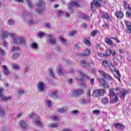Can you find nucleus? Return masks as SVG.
<instances>
[{"mask_svg": "<svg viewBox=\"0 0 131 131\" xmlns=\"http://www.w3.org/2000/svg\"><path fill=\"white\" fill-rule=\"evenodd\" d=\"M27 23H28V24H34V20L31 18L30 20L27 21Z\"/></svg>", "mask_w": 131, "mask_h": 131, "instance_id": "51", "label": "nucleus"}, {"mask_svg": "<svg viewBox=\"0 0 131 131\" xmlns=\"http://www.w3.org/2000/svg\"><path fill=\"white\" fill-rule=\"evenodd\" d=\"M115 15L117 18H119V19H122L123 18V13L121 11H117L116 12Z\"/></svg>", "mask_w": 131, "mask_h": 131, "instance_id": "20", "label": "nucleus"}, {"mask_svg": "<svg viewBox=\"0 0 131 131\" xmlns=\"http://www.w3.org/2000/svg\"><path fill=\"white\" fill-rule=\"evenodd\" d=\"M60 41L62 42V43H66V39H65L63 37H60Z\"/></svg>", "mask_w": 131, "mask_h": 131, "instance_id": "53", "label": "nucleus"}, {"mask_svg": "<svg viewBox=\"0 0 131 131\" xmlns=\"http://www.w3.org/2000/svg\"><path fill=\"white\" fill-rule=\"evenodd\" d=\"M104 94H105V90L100 89V90H95L93 92V96L95 98L96 97L98 98V97H100V96H103Z\"/></svg>", "mask_w": 131, "mask_h": 131, "instance_id": "5", "label": "nucleus"}, {"mask_svg": "<svg viewBox=\"0 0 131 131\" xmlns=\"http://www.w3.org/2000/svg\"><path fill=\"white\" fill-rule=\"evenodd\" d=\"M100 110H96L93 111V114L95 115H98L100 114Z\"/></svg>", "mask_w": 131, "mask_h": 131, "instance_id": "49", "label": "nucleus"}, {"mask_svg": "<svg viewBox=\"0 0 131 131\" xmlns=\"http://www.w3.org/2000/svg\"><path fill=\"white\" fill-rule=\"evenodd\" d=\"M127 94H128V91L124 89H122L120 91V94L119 95V97L121 100H124V99H125V96H126Z\"/></svg>", "mask_w": 131, "mask_h": 131, "instance_id": "10", "label": "nucleus"}, {"mask_svg": "<svg viewBox=\"0 0 131 131\" xmlns=\"http://www.w3.org/2000/svg\"><path fill=\"white\" fill-rule=\"evenodd\" d=\"M47 105H48L49 107H51V106L52 105V101H51L50 100H47Z\"/></svg>", "mask_w": 131, "mask_h": 131, "instance_id": "57", "label": "nucleus"}, {"mask_svg": "<svg viewBox=\"0 0 131 131\" xmlns=\"http://www.w3.org/2000/svg\"><path fill=\"white\" fill-rule=\"evenodd\" d=\"M29 117L31 118H34L35 119V123L37 126H39V127H42L43 125L42 123L38 120V117L35 115V114L32 113L30 114Z\"/></svg>", "mask_w": 131, "mask_h": 131, "instance_id": "3", "label": "nucleus"}, {"mask_svg": "<svg viewBox=\"0 0 131 131\" xmlns=\"http://www.w3.org/2000/svg\"><path fill=\"white\" fill-rule=\"evenodd\" d=\"M108 96L110 97V102L111 103H116L118 102V97H117V96H116V94L114 93V88L110 89Z\"/></svg>", "mask_w": 131, "mask_h": 131, "instance_id": "1", "label": "nucleus"}, {"mask_svg": "<svg viewBox=\"0 0 131 131\" xmlns=\"http://www.w3.org/2000/svg\"><path fill=\"white\" fill-rule=\"evenodd\" d=\"M82 18L83 20H85V21H89V20H90V16H88V15H85V14H84L82 16Z\"/></svg>", "mask_w": 131, "mask_h": 131, "instance_id": "40", "label": "nucleus"}, {"mask_svg": "<svg viewBox=\"0 0 131 131\" xmlns=\"http://www.w3.org/2000/svg\"><path fill=\"white\" fill-rule=\"evenodd\" d=\"M80 86H81V88H86V85H85V84H84V83H81V84H80Z\"/></svg>", "mask_w": 131, "mask_h": 131, "instance_id": "63", "label": "nucleus"}, {"mask_svg": "<svg viewBox=\"0 0 131 131\" xmlns=\"http://www.w3.org/2000/svg\"><path fill=\"white\" fill-rule=\"evenodd\" d=\"M18 124L21 128L23 129H26L28 127V125L26 123V122L25 121H23L22 120H20L18 122Z\"/></svg>", "mask_w": 131, "mask_h": 131, "instance_id": "13", "label": "nucleus"}, {"mask_svg": "<svg viewBox=\"0 0 131 131\" xmlns=\"http://www.w3.org/2000/svg\"><path fill=\"white\" fill-rule=\"evenodd\" d=\"M98 72H99V74L103 78H106V75H107L106 73H105V72L103 70H99Z\"/></svg>", "mask_w": 131, "mask_h": 131, "instance_id": "28", "label": "nucleus"}, {"mask_svg": "<svg viewBox=\"0 0 131 131\" xmlns=\"http://www.w3.org/2000/svg\"><path fill=\"white\" fill-rule=\"evenodd\" d=\"M109 69H110L111 71H114L117 73V78L119 79V80H120V74L119 73V71H116V68L113 65H112V63H110L109 64Z\"/></svg>", "mask_w": 131, "mask_h": 131, "instance_id": "8", "label": "nucleus"}, {"mask_svg": "<svg viewBox=\"0 0 131 131\" xmlns=\"http://www.w3.org/2000/svg\"><path fill=\"white\" fill-rule=\"evenodd\" d=\"M84 43H85V45L89 46V45L91 44V41H90L89 40H86L85 41Z\"/></svg>", "mask_w": 131, "mask_h": 131, "instance_id": "60", "label": "nucleus"}, {"mask_svg": "<svg viewBox=\"0 0 131 131\" xmlns=\"http://www.w3.org/2000/svg\"><path fill=\"white\" fill-rule=\"evenodd\" d=\"M109 65V63H108V61H106V60H104L102 62V66H103V67L106 68L108 67Z\"/></svg>", "mask_w": 131, "mask_h": 131, "instance_id": "41", "label": "nucleus"}, {"mask_svg": "<svg viewBox=\"0 0 131 131\" xmlns=\"http://www.w3.org/2000/svg\"><path fill=\"white\" fill-rule=\"evenodd\" d=\"M52 98H58V91H54L51 94Z\"/></svg>", "mask_w": 131, "mask_h": 131, "instance_id": "26", "label": "nucleus"}, {"mask_svg": "<svg viewBox=\"0 0 131 131\" xmlns=\"http://www.w3.org/2000/svg\"><path fill=\"white\" fill-rule=\"evenodd\" d=\"M1 36L2 37V38H7L8 36H10V37H14V33L4 31L2 33H1Z\"/></svg>", "mask_w": 131, "mask_h": 131, "instance_id": "9", "label": "nucleus"}, {"mask_svg": "<svg viewBox=\"0 0 131 131\" xmlns=\"http://www.w3.org/2000/svg\"><path fill=\"white\" fill-rule=\"evenodd\" d=\"M37 90L39 93L45 92V82L39 81L37 84Z\"/></svg>", "mask_w": 131, "mask_h": 131, "instance_id": "6", "label": "nucleus"}, {"mask_svg": "<svg viewBox=\"0 0 131 131\" xmlns=\"http://www.w3.org/2000/svg\"><path fill=\"white\" fill-rule=\"evenodd\" d=\"M45 35H46V34L42 32H39L37 34V36L40 38H42V37L45 36Z\"/></svg>", "mask_w": 131, "mask_h": 131, "instance_id": "44", "label": "nucleus"}, {"mask_svg": "<svg viewBox=\"0 0 131 131\" xmlns=\"http://www.w3.org/2000/svg\"><path fill=\"white\" fill-rule=\"evenodd\" d=\"M12 67L15 71L19 70V69H20V66L17 63H13L12 64Z\"/></svg>", "mask_w": 131, "mask_h": 131, "instance_id": "22", "label": "nucleus"}, {"mask_svg": "<svg viewBox=\"0 0 131 131\" xmlns=\"http://www.w3.org/2000/svg\"><path fill=\"white\" fill-rule=\"evenodd\" d=\"M0 54L1 55H5V51L3 50L0 48Z\"/></svg>", "mask_w": 131, "mask_h": 131, "instance_id": "62", "label": "nucleus"}, {"mask_svg": "<svg viewBox=\"0 0 131 131\" xmlns=\"http://www.w3.org/2000/svg\"><path fill=\"white\" fill-rule=\"evenodd\" d=\"M90 55H91V50H88V49H85L83 56H90Z\"/></svg>", "mask_w": 131, "mask_h": 131, "instance_id": "29", "label": "nucleus"}, {"mask_svg": "<svg viewBox=\"0 0 131 131\" xmlns=\"http://www.w3.org/2000/svg\"><path fill=\"white\" fill-rule=\"evenodd\" d=\"M25 93V91L24 90L22 89H19L17 91V95L18 96H21V95H23Z\"/></svg>", "mask_w": 131, "mask_h": 131, "instance_id": "35", "label": "nucleus"}, {"mask_svg": "<svg viewBox=\"0 0 131 131\" xmlns=\"http://www.w3.org/2000/svg\"><path fill=\"white\" fill-rule=\"evenodd\" d=\"M68 110V107L67 106H65L64 107H62L61 108H59L58 110V111L60 113H64V112H66Z\"/></svg>", "mask_w": 131, "mask_h": 131, "instance_id": "23", "label": "nucleus"}, {"mask_svg": "<svg viewBox=\"0 0 131 131\" xmlns=\"http://www.w3.org/2000/svg\"><path fill=\"white\" fill-rule=\"evenodd\" d=\"M4 92V89L0 88V98L2 101H10L12 99L11 96H4V94L3 93Z\"/></svg>", "mask_w": 131, "mask_h": 131, "instance_id": "7", "label": "nucleus"}, {"mask_svg": "<svg viewBox=\"0 0 131 131\" xmlns=\"http://www.w3.org/2000/svg\"><path fill=\"white\" fill-rule=\"evenodd\" d=\"M78 72L79 73V75H80L81 78L79 79H77V80H83V77H84V74L83 73H82V70H80V71H78Z\"/></svg>", "mask_w": 131, "mask_h": 131, "instance_id": "24", "label": "nucleus"}, {"mask_svg": "<svg viewBox=\"0 0 131 131\" xmlns=\"http://www.w3.org/2000/svg\"><path fill=\"white\" fill-rule=\"evenodd\" d=\"M28 71H29V67H26L24 69V72L25 73H27Z\"/></svg>", "mask_w": 131, "mask_h": 131, "instance_id": "56", "label": "nucleus"}, {"mask_svg": "<svg viewBox=\"0 0 131 131\" xmlns=\"http://www.w3.org/2000/svg\"><path fill=\"white\" fill-rule=\"evenodd\" d=\"M59 126V124L58 123H52L50 124L49 127L50 128H54L55 127H58Z\"/></svg>", "mask_w": 131, "mask_h": 131, "instance_id": "30", "label": "nucleus"}, {"mask_svg": "<svg viewBox=\"0 0 131 131\" xmlns=\"http://www.w3.org/2000/svg\"><path fill=\"white\" fill-rule=\"evenodd\" d=\"M50 75L52 76V77H53V78L55 77V75L54 74V73L53 72V70L52 69L50 70Z\"/></svg>", "mask_w": 131, "mask_h": 131, "instance_id": "52", "label": "nucleus"}, {"mask_svg": "<svg viewBox=\"0 0 131 131\" xmlns=\"http://www.w3.org/2000/svg\"><path fill=\"white\" fill-rule=\"evenodd\" d=\"M19 56H20L19 53H15L12 55V59H17V58H19Z\"/></svg>", "mask_w": 131, "mask_h": 131, "instance_id": "46", "label": "nucleus"}, {"mask_svg": "<svg viewBox=\"0 0 131 131\" xmlns=\"http://www.w3.org/2000/svg\"><path fill=\"white\" fill-rule=\"evenodd\" d=\"M105 78H108V79H112V77H111L110 75H108L106 74Z\"/></svg>", "mask_w": 131, "mask_h": 131, "instance_id": "61", "label": "nucleus"}, {"mask_svg": "<svg viewBox=\"0 0 131 131\" xmlns=\"http://www.w3.org/2000/svg\"><path fill=\"white\" fill-rule=\"evenodd\" d=\"M20 49L18 47H14L12 49H11V52H17L19 51Z\"/></svg>", "mask_w": 131, "mask_h": 131, "instance_id": "48", "label": "nucleus"}, {"mask_svg": "<svg viewBox=\"0 0 131 131\" xmlns=\"http://www.w3.org/2000/svg\"><path fill=\"white\" fill-rule=\"evenodd\" d=\"M93 5L95 6V7H97V8H100L101 7V4L98 2V1H93V3L91 2V11L93 12H95V9H94V7H93Z\"/></svg>", "mask_w": 131, "mask_h": 131, "instance_id": "12", "label": "nucleus"}, {"mask_svg": "<svg viewBox=\"0 0 131 131\" xmlns=\"http://www.w3.org/2000/svg\"><path fill=\"white\" fill-rule=\"evenodd\" d=\"M12 42L14 45H16V46H21V45L25 43L26 40L23 37H17L13 39Z\"/></svg>", "mask_w": 131, "mask_h": 131, "instance_id": "2", "label": "nucleus"}, {"mask_svg": "<svg viewBox=\"0 0 131 131\" xmlns=\"http://www.w3.org/2000/svg\"><path fill=\"white\" fill-rule=\"evenodd\" d=\"M99 31L98 30H94L91 33V36H95L98 34Z\"/></svg>", "mask_w": 131, "mask_h": 131, "instance_id": "39", "label": "nucleus"}, {"mask_svg": "<svg viewBox=\"0 0 131 131\" xmlns=\"http://www.w3.org/2000/svg\"><path fill=\"white\" fill-rule=\"evenodd\" d=\"M102 103L104 105H106V104H108V103H109V99L108 98H104L102 100Z\"/></svg>", "mask_w": 131, "mask_h": 131, "instance_id": "33", "label": "nucleus"}, {"mask_svg": "<svg viewBox=\"0 0 131 131\" xmlns=\"http://www.w3.org/2000/svg\"><path fill=\"white\" fill-rule=\"evenodd\" d=\"M109 24L107 23H105L104 24L102 25V27H103V28H109Z\"/></svg>", "mask_w": 131, "mask_h": 131, "instance_id": "50", "label": "nucleus"}, {"mask_svg": "<svg viewBox=\"0 0 131 131\" xmlns=\"http://www.w3.org/2000/svg\"><path fill=\"white\" fill-rule=\"evenodd\" d=\"M73 7H77V8H80V5L79 3H77L75 1L71 2L68 5V8L70 12V13H73V9H71Z\"/></svg>", "mask_w": 131, "mask_h": 131, "instance_id": "4", "label": "nucleus"}, {"mask_svg": "<svg viewBox=\"0 0 131 131\" xmlns=\"http://www.w3.org/2000/svg\"><path fill=\"white\" fill-rule=\"evenodd\" d=\"M127 29L128 30L129 33H131V26L130 27H128V28H127Z\"/></svg>", "mask_w": 131, "mask_h": 131, "instance_id": "64", "label": "nucleus"}, {"mask_svg": "<svg viewBox=\"0 0 131 131\" xmlns=\"http://www.w3.org/2000/svg\"><path fill=\"white\" fill-rule=\"evenodd\" d=\"M8 25H13L14 20H13V19H12V18L8 19Z\"/></svg>", "mask_w": 131, "mask_h": 131, "instance_id": "45", "label": "nucleus"}, {"mask_svg": "<svg viewBox=\"0 0 131 131\" xmlns=\"http://www.w3.org/2000/svg\"><path fill=\"white\" fill-rule=\"evenodd\" d=\"M63 11L61 10H57L56 11V14L58 17H60V16H62V15H63Z\"/></svg>", "mask_w": 131, "mask_h": 131, "instance_id": "43", "label": "nucleus"}, {"mask_svg": "<svg viewBox=\"0 0 131 131\" xmlns=\"http://www.w3.org/2000/svg\"><path fill=\"white\" fill-rule=\"evenodd\" d=\"M80 65L81 67H86V62L85 60H83L81 61Z\"/></svg>", "mask_w": 131, "mask_h": 131, "instance_id": "36", "label": "nucleus"}, {"mask_svg": "<svg viewBox=\"0 0 131 131\" xmlns=\"http://www.w3.org/2000/svg\"><path fill=\"white\" fill-rule=\"evenodd\" d=\"M80 102L81 104H88V101L85 99H82Z\"/></svg>", "mask_w": 131, "mask_h": 131, "instance_id": "54", "label": "nucleus"}, {"mask_svg": "<svg viewBox=\"0 0 131 131\" xmlns=\"http://www.w3.org/2000/svg\"><path fill=\"white\" fill-rule=\"evenodd\" d=\"M124 22L125 25L126 27H127V28L128 27H130V26H131V22L130 21H129L128 20H124Z\"/></svg>", "mask_w": 131, "mask_h": 131, "instance_id": "34", "label": "nucleus"}, {"mask_svg": "<svg viewBox=\"0 0 131 131\" xmlns=\"http://www.w3.org/2000/svg\"><path fill=\"white\" fill-rule=\"evenodd\" d=\"M104 41L107 45L110 46L111 47H116V44L113 43V41L111 40L110 38L108 37L105 38Z\"/></svg>", "mask_w": 131, "mask_h": 131, "instance_id": "14", "label": "nucleus"}, {"mask_svg": "<svg viewBox=\"0 0 131 131\" xmlns=\"http://www.w3.org/2000/svg\"><path fill=\"white\" fill-rule=\"evenodd\" d=\"M82 94H83V90H76L73 92V95L75 97H78V96H80Z\"/></svg>", "mask_w": 131, "mask_h": 131, "instance_id": "15", "label": "nucleus"}, {"mask_svg": "<svg viewBox=\"0 0 131 131\" xmlns=\"http://www.w3.org/2000/svg\"><path fill=\"white\" fill-rule=\"evenodd\" d=\"M45 2L42 0H39L38 2V7L39 9H42L45 6Z\"/></svg>", "mask_w": 131, "mask_h": 131, "instance_id": "21", "label": "nucleus"}, {"mask_svg": "<svg viewBox=\"0 0 131 131\" xmlns=\"http://www.w3.org/2000/svg\"><path fill=\"white\" fill-rule=\"evenodd\" d=\"M112 54V50L111 49H107L105 53V56H111Z\"/></svg>", "mask_w": 131, "mask_h": 131, "instance_id": "37", "label": "nucleus"}, {"mask_svg": "<svg viewBox=\"0 0 131 131\" xmlns=\"http://www.w3.org/2000/svg\"><path fill=\"white\" fill-rule=\"evenodd\" d=\"M9 46V44L8 43V42L4 41L3 42V47H4V48H7V47H8Z\"/></svg>", "mask_w": 131, "mask_h": 131, "instance_id": "58", "label": "nucleus"}, {"mask_svg": "<svg viewBox=\"0 0 131 131\" xmlns=\"http://www.w3.org/2000/svg\"><path fill=\"white\" fill-rule=\"evenodd\" d=\"M77 32H76V31H71L69 33V35L70 36H74L76 34Z\"/></svg>", "mask_w": 131, "mask_h": 131, "instance_id": "47", "label": "nucleus"}, {"mask_svg": "<svg viewBox=\"0 0 131 131\" xmlns=\"http://www.w3.org/2000/svg\"><path fill=\"white\" fill-rule=\"evenodd\" d=\"M57 69L58 70V74L59 76L63 75V73L62 72V70H63V69L62 68V67L61 66H58L57 67Z\"/></svg>", "mask_w": 131, "mask_h": 131, "instance_id": "25", "label": "nucleus"}, {"mask_svg": "<svg viewBox=\"0 0 131 131\" xmlns=\"http://www.w3.org/2000/svg\"><path fill=\"white\" fill-rule=\"evenodd\" d=\"M111 38H112V39H114V40H116L117 42H118V43H120V40H118V39L117 38H115L113 37H111Z\"/></svg>", "mask_w": 131, "mask_h": 131, "instance_id": "55", "label": "nucleus"}, {"mask_svg": "<svg viewBox=\"0 0 131 131\" xmlns=\"http://www.w3.org/2000/svg\"><path fill=\"white\" fill-rule=\"evenodd\" d=\"M99 81L100 82V85L101 86H103V88H106V89H108L109 88V85L107 82L104 80V79L100 78L99 79Z\"/></svg>", "mask_w": 131, "mask_h": 131, "instance_id": "11", "label": "nucleus"}, {"mask_svg": "<svg viewBox=\"0 0 131 131\" xmlns=\"http://www.w3.org/2000/svg\"><path fill=\"white\" fill-rule=\"evenodd\" d=\"M29 18V13H24L23 14V20L24 21H27V19Z\"/></svg>", "mask_w": 131, "mask_h": 131, "instance_id": "27", "label": "nucleus"}, {"mask_svg": "<svg viewBox=\"0 0 131 131\" xmlns=\"http://www.w3.org/2000/svg\"><path fill=\"white\" fill-rule=\"evenodd\" d=\"M31 48H32V49H35V50L37 49V44H36V43H32L31 46Z\"/></svg>", "mask_w": 131, "mask_h": 131, "instance_id": "42", "label": "nucleus"}, {"mask_svg": "<svg viewBox=\"0 0 131 131\" xmlns=\"http://www.w3.org/2000/svg\"><path fill=\"white\" fill-rule=\"evenodd\" d=\"M2 67L3 68L4 73L5 75H8L10 73V71H9V69L6 65H3Z\"/></svg>", "mask_w": 131, "mask_h": 131, "instance_id": "19", "label": "nucleus"}, {"mask_svg": "<svg viewBox=\"0 0 131 131\" xmlns=\"http://www.w3.org/2000/svg\"><path fill=\"white\" fill-rule=\"evenodd\" d=\"M51 118L52 119V120H53L54 121H59V120L60 119V118H59V117L56 116H54L53 117H51Z\"/></svg>", "mask_w": 131, "mask_h": 131, "instance_id": "38", "label": "nucleus"}, {"mask_svg": "<svg viewBox=\"0 0 131 131\" xmlns=\"http://www.w3.org/2000/svg\"><path fill=\"white\" fill-rule=\"evenodd\" d=\"M26 2L29 9H32L33 5L31 4V1H30V0H26Z\"/></svg>", "mask_w": 131, "mask_h": 131, "instance_id": "32", "label": "nucleus"}, {"mask_svg": "<svg viewBox=\"0 0 131 131\" xmlns=\"http://www.w3.org/2000/svg\"><path fill=\"white\" fill-rule=\"evenodd\" d=\"M6 114V112H5V111L2 107L0 106V116H2V117H4L5 116V115Z\"/></svg>", "mask_w": 131, "mask_h": 131, "instance_id": "31", "label": "nucleus"}, {"mask_svg": "<svg viewBox=\"0 0 131 131\" xmlns=\"http://www.w3.org/2000/svg\"><path fill=\"white\" fill-rule=\"evenodd\" d=\"M100 15L101 16V18H103V19H106V20H109L110 16H109V14L104 11H102L100 13Z\"/></svg>", "mask_w": 131, "mask_h": 131, "instance_id": "16", "label": "nucleus"}, {"mask_svg": "<svg viewBox=\"0 0 131 131\" xmlns=\"http://www.w3.org/2000/svg\"><path fill=\"white\" fill-rule=\"evenodd\" d=\"M48 37H49V42H51L52 45L57 42V40L55 38H53L52 35H48Z\"/></svg>", "mask_w": 131, "mask_h": 131, "instance_id": "18", "label": "nucleus"}, {"mask_svg": "<svg viewBox=\"0 0 131 131\" xmlns=\"http://www.w3.org/2000/svg\"><path fill=\"white\" fill-rule=\"evenodd\" d=\"M115 91L116 92L117 94H118V93H120V89L118 88H116L115 89Z\"/></svg>", "mask_w": 131, "mask_h": 131, "instance_id": "59", "label": "nucleus"}, {"mask_svg": "<svg viewBox=\"0 0 131 131\" xmlns=\"http://www.w3.org/2000/svg\"><path fill=\"white\" fill-rule=\"evenodd\" d=\"M114 126L116 128L118 129H120L121 130H123L124 129V125L120 123H116L114 124Z\"/></svg>", "mask_w": 131, "mask_h": 131, "instance_id": "17", "label": "nucleus"}]
</instances>
